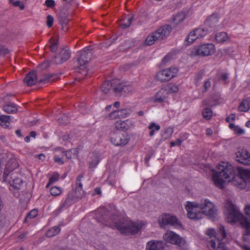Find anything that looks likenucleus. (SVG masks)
<instances>
[{
    "mask_svg": "<svg viewBox=\"0 0 250 250\" xmlns=\"http://www.w3.org/2000/svg\"><path fill=\"white\" fill-rule=\"evenodd\" d=\"M237 172L236 174L232 165L228 163L221 162L218 166V171L212 176L214 185L223 188L224 183L230 182L239 189L245 188L247 183H250V169L238 167Z\"/></svg>",
    "mask_w": 250,
    "mask_h": 250,
    "instance_id": "nucleus-1",
    "label": "nucleus"
},
{
    "mask_svg": "<svg viewBox=\"0 0 250 250\" xmlns=\"http://www.w3.org/2000/svg\"><path fill=\"white\" fill-rule=\"evenodd\" d=\"M224 212L226 220L230 223H235L239 222L245 231L243 235V240L247 241V237L250 235V222L244 215L240 213L236 207L229 199L225 201Z\"/></svg>",
    "mask_w": 250,
    "mask_h": 250,
    "instance_id": "nucleus-2",
    "label": "nucleus"
},
{
    "mask_svg": "<svg viewBox=\"0 0 250 250\" xmlns=\"http://www.w3.org/2000/svg\"><path fill=\"white\" fill-rule=\"evenodd\" d=\"M206 234L208 236V247L210 250H227L225 243L222 242V240L226 236L224 226L219 227L218 234L213 229H208Z\"/></svg>",
    "mask_w": 250,
    "mask_h": 250,
    "instance_id": "nucleus-3",
    "label": "nucleus"
},
{
    "mask_svg": "<svg viewBox=\"0 0 250 250\" xmlns=\"http://www.w3.org/2000/svg\"><path fill=\"white\" fill-rule=\"evenodd\" d=\"M111 227L117 228L122 233H137L143 227V224L141 223L131 222L126 218H123L120 220L119 223L115 222L113 224H109Z\"/></svg>",
    "mask_w": 250,
    "mask_h": 250,
    "instance_id": "nucleus-4",
    "label": "nucleus"
},
{
    "mask_svg": "<svg viewBox=\"0 0 250 250\" xmlns=\"http://www.w3.org/2000/svg\"><path fill=\"white\" fill-rule=\"evenodd\" d=\"M83 177V174L78 175L76 180V188L74 191L68 194V195L62 204L63 207H68L76 202L78 199L82 198L85 195V192L83 189V185L81 182Z\"/></svg>",
    "mask_w": 250,
    "mask_h": 250,
    "instance_id": "nucleus-5",
    "label": "nucleus"
},
{
    "mask_svg": "<svg viewBox=\"0 0 250 250\" xmlns=\"http://www.w3.org/2000/svg\"><path fill=\"white\" fill-rule=\"evenodd\" d=\"M216 51L215 45L212 43H206L192 48L190 52L191 57H205L213 55Z\"/></svg>",
    "mask_w": 250,
    "mask_h": 250,
    "instance_id": "nucleus-6",
    "label": "nucleus"
},
{
    "mask_svg": "<svg viewBox=\"0 0 250 250\" xmlns=\"http://www.w3.org/2000/svg\"><path fill=\"white\" fill-rule=\"evenodd\" d=\"M170 27L168 25L163 26L156 31L149 34L145 41L146 45H151L155 42L162 40L169 35L170 32Z\"/></svg>",
    "mask_w": 250,
    "mask_h": 250,
    "instance_id": "nucleus-7",
    "label": "nucleus"
},
{
    "mask_svg": "<svg viewBox=\"0 0 250 250\" xmlns=\"http://www.w3.org/2000/svg\"><path fill=\"white\" fill-rule=\"evenodd\" d=\"M178 72V69L175 67L164 68L156 73L155 78L161 82H168L176 77Z\"/></svg>",
    "mask_w": 250,
    "mask_h": 250,
    "instance_id": "nucleus-8",
    "label": "nucleus"
},
{
    "mask_svg": "<svg viewBox=\"0 0 250 250\" xmlns=\"http://www.w3.org/2000/svg\"><path fill=\"white\" fill-rule=\"evenodd\" d=\"M163 238L166 242L176 245L181 249L184 250L187 248L185 240L173 231H167L164 235Z\"/></svg>",
    "mask_w": 250,
    "mask_h": 250,
    "instance_id": "nucleus-9",
    "label": "nucleus"
},
{
    "mask_svg": "<svg viewBox=\"0 0 250 250\" xmlns=\"http://www.w3.org/2000/svg\"><path fill=\"white\" fill-rule=\"evenodd\" d=\"M185 208L187 211V216L189 219L199 220L202 218L199 203L194 202H188Z\"/></svg>",
    "mask_w": 250,
    "mask_h": 250,
    "instance_id": "nucleus-10",
    "label": "nucleus"
},
{
    "mask_svg": "<svg viewBox=\"0 0 250 250\" xmlns=\"http://www.w3.org/2000/svg\"><path fill=\"white\" fill-rule=\"evenodd\" d=\"M158 223L162 228L167 225H170L175 227L181 226V223L176 216L167 213H164L159 217Z\"/></svg>",
    "mask_w": 250,
    "mask_h": 250,
    "instance_id": "nucleus-11",
    "label": "nucleus"
},
{
    "mask_svg": "<svg viewBox=\"0 0 250 250\" xmlns=\"http://www.w3.org/2000/svg\"><path fill=\"white\" fill-rule=\"evenodd\" d=\"M199 204L202 217L205 214L208 216H213L216 209L214 204L208 199H202Z\"/></svg>",
    "mask_w": 250,
    "mask_h": 250,
    "instance_id": "nucleus-12",
    "label": "nucleus"
},
{
    "mask_svg": "<svg viewBox=\"0 0 250 250\" xmlns=\"http://www.w3.org/2000/svg\"><path fill=\"white\" fill-rule=\"evenodd\" d=\"M19 166V164L17 160L15 159L10 160L6 164L3 172V181H7V178L9 176L11 177L15 174H17V172H15V170L18 168Z\"/></svg>",
    "mask_w": 250,
    "mask_h": 250,
    "instance_id": "nucleus-13",
    "label": "nucleus"
},
{
    "mask_svg": "<svg viewBox=\"0 0 250 250\" xmlns=\"http://www.w3.org/2000/svg\"><path fill=\"white\" fill-rule=\"evenodd\" d=\"M236 160L239 163L250 166V153L247 149L239 148L236 152Z\"/></svg>",
    "mask_w": 250,
    "mask_h": 250,
    "instance_id": "nucleus-14",
    "label": "nucleus"
},
{
    "mask_svg": "<svg viewBox=\"0 0 250 250\" xmlns=\"http://www.w3.org/2000/svg\"><path fill=\"white\" fill-rule=\"evenodd\" d=\"M129 141V137L127 135L120 133H115L111 137V143L117 146H125Z\"/></svg>",
    "mask_w": 250,
    "mask_h": 250,
    "instance_id": "nucleus-15",
    "label": "nucleus"
},
{
    "mask_svg": "<svg viewBox=\"0 0 250 250\" xmlns=\"http://www.w3.org/2000/svg\"><path fill=\"white\" fill-rule=\"evenodd\" d=\"M92 52L90 49H85L79 53L78 61L81 65H85L88 62L91 57Z\"/></svg>",
    "mask_w": 250,
    "mask_h": 250,
    "instance_id": "nucleus-16",
    "label": "nucleus"
},
{
    "mask_svg": "<svg viewBox=\"0 0 250 250\" xmlns=\"http://www.w3.org/2000/svg\"><path fill=\"white\" fill-rule=\"evenodd\" d=\"M166 90L162 87L153 97L150 98V101L153 103H162L167 96Z\"/></svg>",
    "mask_w": 250,
    "mask_h": 250,
    "instance_id": "nucleus-17",
    "label": "nucleus"
},
{
    "mask_svg": "<svg viewBox=\"0 0 250 250\" xmlns=\"http://www.w3.org/2000/svg\"><path fill=\"white\" fill-rule=\"evenodd\" d=\"M70 56L69 51L65 49H62L54 58V62L57 64H61L67 60Z\"/></svg>",
    "mask_w": 250,
    "mask_h": 250,
    "instance_id": "nucleus-18",
    "label": "nucleus"
},
{
    "mask_svg": "<svg viewBox=\"0 0 250 250\" xmlns=\"http://www.w3.org/2000/svg\"><path fill=\"white\" fill-rule=\"evenodd\" d=\"M10 179L11 180H9V189L12 191L20 189L22 185V181L21 179L15 176L10 177Z\"/></svg>",
    "mask_w": 250,
    "mask_h": 250,
    "instance_id": "nucleus-19",
    "label": "nucleus"
},
{
    "mask_svg": "<svg viewBox=\"0 0 250 250\" xmlns=\"http://www.w3.org/2000/svg\"><path fill=\"white\" fill-rule=\"evenodd\" d=\"M115 127L118 130H127L134 126L133 122L130 120L127 119L125 121H118L115 123Z\"/></svg>",
    "mask_w": 250,
    "mask_h": 250,
    "instance_id": "nucleus-20",
    "label": "nucleus"
},
{
    "mask_svg": "<svg viewBox=\"0 0 250 250\" xmlns=\"http://www.w3.org/2000/svg\"><path fill=\"white\" fill-rule=\"evenodd\" d=\"M37 82V77L36 72L32 71L29 72L26 75L24 79V82L28 86H31L36 83Z\"/></svg>",
    "mask_w": 250,
    "mask_h": 250,
    "instance_id": "nucleus-21",
    "label": "nucleus"
},
{
    "mask_svg": "<svg viewBox=\"0 0 250 250\" xmlns=\"http://www.w3.org/2000/svg\"><path fill=\"white\" fill-rule=\"evenodd\" d=\"M115 92H121L125 94L131 93L134 91V88L130 85L120 84L117 87H114Z\"/></svg>",
    "mask_w": 250,
    "mask_h": 250,
    "instance_id": "nucleus-22",
    "label": "nucleus"
},
{
    "mask_svg": "<svg viewBox=\"0 0 250 250\" xmlns=\"http://www.w3.org/2000/svg\"><path fill=\"white\" fill-rule=\"evenodd\" d=\"M215 41L220 43L229 42L230 39L228 35L226 32H218L216 33L215 37Z\"/></svg>",
    "mask_w": 250,
    "mask_h": 250,
    "instance_id": "nucleus-23",
    "label": "nucleus"
},
{
    "mask_svg": "<svg viewBox=\"0 0 250 250\" xmlns=\"http://www.w3.org/2000/svg\"><path fill=\"white\" fill-rule=\"evenodd\" d=\"M163 87L166 90L167 95L177 93L179 90V86L173 83H169Z\"/></svg>",
    "mask_w": 250,
    "mask_h": 250,
    "instance_id": "nucleus-24",
    "label": "nucleus"
},
{
    "mask_svg": "<svg viewBox=\"0 0 250 250\" xmlns=\"http://www.w3.org/2000/svg\"><path fill=\"white\" fill-rule=\"evenodd\" d=\"M200 39L194 30L191 31L187 37L185 41L188 45L192 44L196 40Z\"/></svg>",
    "mask_w": 250,
    "mask_h": 250,
    "instance_id": "nucleus-25",
    "label": "nucleus"
},
{
    "mask_svg": "<svg viewBox=\"0 0 250 250\" xmlns=\"http://www.w3.org/2000/svg\"><path fill=\"white\" fill-rule=\"evenodd\" d=\"M10 116L8 115L0 116V125L3 128H9L10 125Z\"/></svg>",
    "mask_w": 250,
    "mask_h": 250,
    "instance_id": "nucleus-26",
    "label": "nucleus"
},
{
    "mask_svg": "<svg viewBox=\"0 0 250 250\" xmlns=\"http://www.w3.org/2000/svg\"><path fill=\"white\" fill-rule=\"evenodd\" d=\"M147 128L150 130L149 132V136L152 137L154 135L155 132L158 131L160 129L161 127L159 125H157L154 122H151Z\"/></svg>",
    "mask_w": 250,
    "mask_h": 250,
    "instance_id": "nucleus-27",
    "label": "nucleus"
},
{
    "mask_svg": "<svg viewBox=\"0 0 250 250\" xmlns=\"http://www.w3.org/2000/svg\"><path fill=\"white\" fill-rule=\"evenodd\" d=\"M250 108L249 101L243 100L238 106V110L241 112H247Z\"/></svg>",
    "mask_w": 250,
    "mask_h": 250,
    "instance_id": "nucleus-28",
    "label": "nucleus"
},
{
    "mask_svg": "<svg viewBox=\"0 0 250 250\" xmlns=\"http://www.w3.org/2000/svg\"><path fill=\"white\" fill-rule=\"evenodd\" d=\"M61 230V229L58 227L55 226L49 229L46 232V236L48 237H54L58 234Z\"/></svg>",
    "mask_w": 250,
    "mask_h": 250,
    "instance_id": "nucleus-29",
    "label": "nucleus"
},
{
    "mask_svg": "<svg viewBox=\"0 0 250 250\" xmlns=\"http://www.w3.org/2000/svg\"><path fill=\"white\" fill-rule=\"evenodd\" d=\"M3 109L8 113H14L17 111V108L14 104H9L3 106Z\"/></svg>",
    "mask_w": 250,
    "mask_h": 250,
    "instance_id": "nucleus-30",
    "label": "nucleus"
},
{
    "mask_svg": "<svg viewBox=\"0 0 250 250\" xmlns=\"http://www.w3.org/2000/svg\"><path fill=\"white\" fill-rule=\"evenodd\" d=\"M186 18L185 12H180L176 14L173 18V21L175 24H178L182 22Z\"/></svg>",
    "mask_w": 250,
    "mask_h": 250,
    "instance_id": "nucleus-31",
    "label": "nucleus"
},
{
    "mask_svg": "<svg viewBox=\"0 0 250 250\" xmlns=\"http://www.w3.org/2000/svg\"><path fill=\"white\" fill-rule=\"evenodd\" d=\"M116 82L117 81L116 80H113L112 83H110L109 81L104 82L101 87L102 91L104 93H107L112 87V84Z\"/></svg>",
    "mask_w": 250,
    "mask_h": 250,
    "instance_id": "nucleus-32",
    "label": "nucleus"
},
{
    "mask_svg": "<svg viewBox=\"0 0 250 250\" xmlns=\"http://www.w3.org/2000/svg\"><path fill=\"white\" fill-rule=\"evenodd\" d=\"M132 21V17H125L120 22V25L123 28H125L130 26Z\"/></svg>",
    "mask_w": 250,
    "mask_h": 250,
    "instance_id": "nucleus-33",
    "label": "nucleus"
},
{
    "mask_svg": "<svg viewBox=\"0 0 250 250\" xmlns=\"http://www.w3.org/2000/svg\"><path fill=\"white\" fill-rule=\"evenodd\" d=\"M213 112L211 108H206L202 112L203 118L207 120H210L212 117Z\"/></svg>",
    "mask_w": 250,
    "mask_h": 250,
    "instance_id": "nucleus-34",
    "label": "nucleus"
},
{
    "mask_svg": "<svg viewBox=\"0 0 250 250\" xmlns=\"http://www.w3.org/2000/svg\"><path fill=\"white\" fill-rule=\"evenodd\" d=\"M60 179V174H59L58 173H54L50 177L49 179V182L46 185V188H48L50 185L52 184L53 183L57 182Z\"/></svg>",
    "mask_w": 250,
    "mask_h": 250,
    "instance_id": "nucleus-35",
    "label": "nucleus"
},
{
    "mask_svg": "<svg viewBox=\"0 0 250 250\" xmlns=\"http://www.w3.org/2000/svg\"><path fill=\"white\" fill-rule=\"evenodd\" d=\"M50 192L52 196H58L62 194V189L59 187L54 186L50 188Z\"/></svg>",
    "mask_w": 250,
    "mask_h": 250,
    "instance_id": "nucleus-36",
    "label": "nucleus"
},
{
    "mask_svg": "<svg viewBox=\"0 0 250 250\" xmlns=\"http://www.w3.org/2000/svg\"><path fill=\"white\" fill-rule=\"evenodd\" d=\"M199 38L205 37L208 33V29L203 28H198L194 29Z\"/></svg>",
    "mask_w": 250,
    "mask_h": 250,
    "instance_id": "nucleus-37",
    "label": "nucleus"
},
{
    "mask_svg": "<svg viewBox=\"0 0 250 250\" xmlns=\"http://www.w3.org/2000/svg\"><path fill=\"white\" fill-rule=\"evenodd\" d=\"M173 132V130L171 127H167L166 128L162 134V137L164 139L166 140L170 138Z\"/></svg>",
    "mask_w": 250,
    "mask_h": 250,
    "instance_id": "nucleus-38",
    "label": "nucleus"
},
{
    "mask_svg": "<svg viewBox=\"0 0 250 250\" xmlns=\"http://www.w3.org/2000/svg\"><path fill=\"white\" fill-rule=\"evenodd\" d=\"M119 118H125L128 116L130 114V110L128 109H123L118 110Z\"/></svg>",
    "mask_w": 250,
    "mask_h": 250,
    "instance_id": "nucleus-39",
    "label": "nucleus"
},
{
    "mask_svg": "<svg viewBox=\"0 0 250 250\" xmlns=\"http://www.w3.org/2000/svg\"><path fill=\"white\" fill-rule=\"evenodd\" d=\"M51 45L50 46V50L52 52H55L57 48V42L55 41V39L52 38L50 39Z\"/></svg>",
    "mask_w": 250,
    "mask_h": 250,
    "instance_id": "nucleus-40",
    "label": "nucleus"
},
{
    "mask_svg": "<svg viewBox=\"0 0 250 250\" xmlns=\"http://www.w3.org/2000/svg\"><path fill=\"white\" fill-rule=\"evenodd\" d=\"M173 53L170 52L167 54L166 56L163 59L162 61V63L163 64H166L169 61H170L173 58Z\"/></svg>",
    "mask_w": 250,
    "mask_h": 250,
    "instance_id": "nucleus-41",
    "label": "nucleus"
},
{
    "mask_svg": "<svg viewBox=\"0 0 250 250\" xmlns=\"http://www.w3.org/2000/svg\"><path fill=\"white\" fill-rule=\"evenodd\" d=\"M38 214V210L36 209H32L29 213H28L27 218H33L36 217Z\"/></svg>",
    "mask_w": 250,
    "mask_h": 250,
    "instance_id": "nucleus-42",
    "label": "nucleus"
},
{
    "mask_svg": "<svg viewBox=\"0 0 250 250\" xmlns=\"http://www.w3.org/2000/svg\"><path fill=\"white\" fill-rule=\"evenodd\" d=\"M109 118L111 120H115L120 118L118 110L111 112L109 115Z\"/></svg>",
    "mask_w": 250,
    "mask_h": 250,
    "instance_id": "nucleus-43",
    "label": "nucleus"
},
{
    "mask_svg": "<svg viewBox=\"0 0 250 250\" xmlns=\"http://www.w3.org/2000/svg\"><path fill=\"white\" fill-rule=\"evenodd\" d=\"M54 22V19L51 15H48L47 17L46 24L48 27L52 26Z\"/></svg>",
    "mask_w": 250,
    "mask_h": 250,
    "instance_id": "nucleus-44",
    "label": "nucleus"
},
{
    "mask_svg": "<svg viewBox=\"0 0 250 250\" xmlns=\"http://www.w3.org/2000/svg\"><path fill=\"white\" fill-rule=\"evenodd\" d=\"M13 4L14 6H15L16 7H19L21 10L23 9L24 8L23 3L19 0H16L15 1H13Z\"/></svg>",
    "mask_w": 250,
    "mask_h": 250,
    "instance_id": "nucleus-45",
    "label": "nucleus"
},
{
    "mask_svg": "<svg viewBox=\"0 0 250 250\" xmlns=\"http://www.w3.org/2000/svg\"><path fill=\"white\" fill-rule=\"evenodd\" d=\"M235 132L239 135L243 134L245 133V131L243 129L241 128L239 126L237 125L234 129L233 130Z\"/></svg>",
    "mask_w": 250,
    "mask_h": 250,
    "instance_id": "nucleus-46",
    "label": "nucleus"
},
{
    "mask_svg": "<svg viewBox=\"0 0 250 250\" xmlns=\"http://www.w3.org/2000/svg\"><path fill=\"white\" fill-rule=\"evenodd\" d=\"M53 159L55 163H58L59 165H62L64 163L62 158L59 156H54Z\"/></svg>",
    "mask_w": 250,
    "mask_h": 250,
    "instance_id": "nucleus-47",
    "label": "nucleus"
},
{
    "mask_svg": "<svg viewBox=\"0 0 250 250\" xmlns=\"http://www.w3.org/2000/svg\"><path fill=\"white\" fill-rule=\"evenodd\" d=\"M28 233L27 232H24L21 234H20L18 237H17V241H22L24 240L26 238V236L27 235Z\"/></svg>",
    "mask_w": 250,
    "mask_h": 250,
    "instance_id": "nucleus-48",
    "label": "nucleus"
},
{
    "mask_svg": "<svg viewBox=\"0 0 250 250\" xmlns=\"http://www.w3.org/2000/svg\"><path fill=\"white\" fill-rule=\"evenodd\" d=\"M182 143V141L180 139H177V140L175 142H171L170 143V147H173L175 146H180L181 145Z\"/></svg>",
    "mask_w": 250,
    "mask_h": 250,
    "instance_id": "nucleus-49",
    "label": "nucleus"
},
{
    "mask_svg": "<svg viewBox=\"0 0 250 250\" xmlns=\"http://www.w3.org/2000/svg\"><path fill=\"white\" fill-rule=\"evenodd\" d=\"M45 4L48 7H52L55 5V1L53 0H46Z\"/></svg>",
    "mask_w": 250,
    "mask_h": 250,
    "instance_id": "nucleus-50",
    "label": "nucleus"
},
{
    "mask_svg": "<svg viewBox=\"0 0 250 250\" xmlns=\"http://www.w3.org/2000/svg\"><path fill=\"white\" fill-rule=\"evenodd\" d=\"M236 116L234 114H231L229 116L227 117L226 121L227 122H230V121H233L235 119Z\"/></svg>",
    "mask_w": 250,
    "mask_h": 250,
    "instance_id": "nucleus-51",
    "label": "nucleus"
},
{
    "mask_svg": "<svg viewBox=\"0 0 250 250\" xmlns=\"http://www.w3.org/2000/svg\"><path fill=\"white\" fill-rule=\"evenodd\" d=\"M245 212L246 214L250 218V205H247L245 207Z\"/></svg>",
    "mask_w": 250,
    "mask_h": 250,
    "instance_id": "nucleus-52",
    "label": "nucleus"
},
{
    "mask_svg": "<svg viewBox=\"0 0 250 250\" xmlns=\"http://www.w3.org/2000/svg\"><path fill=\"white\" fill-rule=\"evenodd\" d=\"M211 86V83L209 81H207L205 82L204 84L205 88L206 89H207L208 88L210 87Z\"/></svg>",
    "mask_w": 250,
    "mask_h": 250,
    "instance_id": "nucleus-53",
    "label": "nucleus"
},
{
    "mask_svg": "<svg viewBox=\"0 0 250 250\" xmlns=\"http://www.w3.org/2000/svg\"><path fill=\"white\" fill-rule=\"evenodd\" d=\"M206 133L208 136H210L212 134V130L211 128H208L206 130Z\"/></svg>",
    "mask_w": 250,
    "mask_h": 250,
    "instance_id": "nucleus-54",
    "label": "nucleus"
},
{
    "mask_svg": "<svg viewBox=\"0 0 250 250\" xmlns=\"http://www.w3.org/2000/svg\"><path fill=\"white\" fill-rule=\"evenodd\" d=\"M228 75L226 73L223 74L221 76V79L223 81L226 80L228 79Z\"/></svg>",
    "mask_w": 250,
    "mask_h": 250,
    "instance_id": "nucleus-55",
    "label": "nucleus"
},
{
    "mask_svg": "<svg viewBox=\"0 0 250 250\" xmlns=\"http://www.w3.org/2000/svg\"><path fill=\"white\" fill-rule=\"evenodd\" d=\"M36 136V132L34 131H31L30 133V137H33V138H35Z\"/></svg>",
    "mask_w": 250,
    "mask_h": 250,
    "instance_id": "nucleus-56",
    "label": "nucleus"
},
{
    "mask_svg": "<svg viewBox=\"0 0 250 250\" xmlns=\"http://www.w3.org/2000/svg\"><path fill=\"white\" fill-rule=\"evenodd\" d=\"M71 151V150L67 151L65 153V155H66V156L68 158H70L71 157V156L70 155Z\"/></svg>",
    "mask_w": 250,
    "mask_h": 250,
    "instance_id": "nucleus-57",
    "label": "nucleus"
},
{
    "mask_svg": "<svg viewBox=\"0 0 250 250\" xmlns=\"http://www.w3.org/2000/svg\"><path fill=\"white\" fill-rule=\"evenodd\" d=\"M236 126L237 125H235L234 124H230L229 125V128L232 130H234Z\"/></svg>",
    "mask_w": 250,
    "mask_h": 250,
    "instance_id": "nucleus-58",
    "label": "nucleus"
},
{
    "mask_svg": "<svg viewBox=\"0 0 250 250\" xmlns=\"http://www.w3.org/2000/svg\"><path fill=\"white\" fill-rule=\"evenodd\" d=\"M241 247L243 250H250V247H249L246 246H241Z\"/></svg>",
    "mask_w": 250,
    "mask_h": 250,
    "instance_id": "nucleus-59",
    "label": "nucleus"
},
{
    "mask_svg": "<svg viewBox=\"0 0 250 250\" xmlns=\"http://www.w3.org/2000/svg\"><path fill=\"white\" fill-rule=\"evenodd\" d=\"M38 158L40 159H44L45 158V155L43 154H40L38 155Z\"/></svg>",
    "mask_w": 250,
    "mask_h": 250,
    "instance_id": "nucleus-60",
    "label": "nucleus"
},
{
    "mask_svg": "<svg viewBox=\"0 0 250 250\" xmlns=\"http://www.w3.org/2000/svg\"><path fill=\"white\" fill-rule=\"evenodd\" d=\"M114 107H115L116 108L119 107V106H120V103L119 102H115L114 103Z\"/></svg>",
    "mask_w": 250,
    "mask_h": 250,
    "instance_id": "nucleus-61",
    "label": "nucleus"
},
{
    "mask_svg": "<svg viewBox=\"0 0 250 250\" xmlns=\"http://www.w3.org/2000/svg\"><path fill=\"white\" fill-rule=\"evenodd\" d=\"M95 191L98 194H101V191L100 189L99 188H96L95 189Z\"/></svg>",
    "mask_w": 250,
    "mask_h": 250,
    "instance_id": "nucleus-62",
    "label": "nucleus"
},
{
    "mask_svg": "<svg viewBox=\"0 0 250 250\" xmlns=\"http://www.w3.org/2000/svg\"><path fill=\"white\" fill-rule=\"evenodd\" d=\"M30 136H26L24 138V140L26 142H29L30 141Z\"/></svg>",
    "mask_w": 250,
    "mask_h": 250,
    "instance_id": "nucleus-63",
    "label": "nucleus"
},
{
    "mask_svg": "<svg viewBox=\"0 0 250 250\" xmlns=\"http://www.w3.org/2000/svg\"><path fill=\"white\" fill-rule=\"evenodd\" d=\"M246 126L247 127L250 128V121H248L246 123Z\"/></svg>",
    "mask_w": 250,
    "mask_h": 250,
    "instance_id": "nucleus-64",
    "label": "nucleus"
}]
</instances>
